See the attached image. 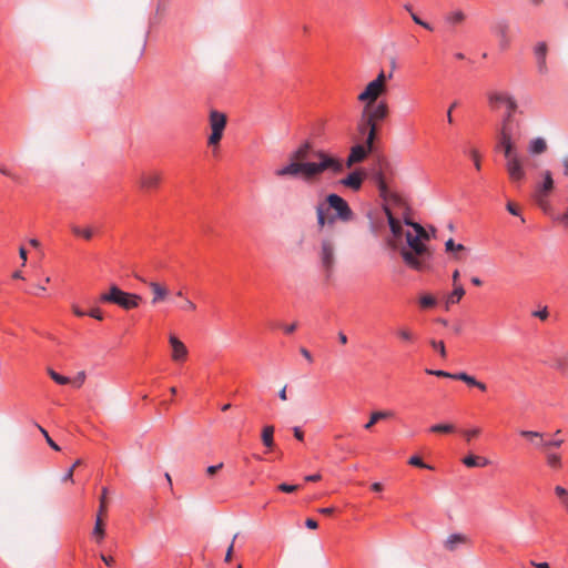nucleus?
I'll return each mask as SVG.
<instances>
[{
    "instance_id": "obj_29",
    "label": "nucleus",
    "mask_w": 568,
    "mask_h": 568,
    "mask_svg": "<svg viewBox=\"0 0 568 568\" xmlns=\"http://www.w3.org/2000/svg\"><path fill=\"white\" fill-rule=\"evenodd\" d=\"M464 295H465V290H464L463 285L454 286L453 292L450 293V295L447 298V304L458 303L463 298Z\"/></svg>"
},
{
    "instance_id": "obj_56",
    "label": "nucleus",
    "mask_w": 568,
    "mask_h": 568,
    "mask_svg": "<svg viewBox=\"0 0 568 568\" xmlns=\"http://www.w3.org/2000/svg\"><path fill=\"white\" fill-rule=\"evenodd\" d=\"M236 537H237V534L234 535L233 540H232V542H231V545H230V547H229V549L226 551V555H225V561L226 562L231 561V559H232L233 548H234V540L236 539Z\"/></svg>"
},
{
    "instance_id": "obj_32",
    "label": "nucleus",
    "mask_w": 568,
    "mask_h": 568,
    "mask_svg": "<svg viewBox=\"0 0 568 568\" xmlns=\"http://www.w3.org/2000/svg\"><path fill=\"white\" fill-rule=\"evenodd\" d=\"M514 133H515V122L500 123V129H499L500 136L514 138Z\"/></svg>"
},
{
    "instance_id": "obj_48",
    "label": "nucleus",
    "mask_w": 568,
    "mask_h": 568,
    "mask_svg": "<svg viewBox=\"0 0 568 568\" xmlns=\"http://www.w3.org/2000/svg\"><path fill=\"white\" fill-rule=\"evenodd\" d=\"M39 429L43 434V436L45 437V440L49 444V446L51 448H53L54 450H60V447L52 440V438L49 436L48 432L44 428H42V427H39Z\"/></svg>"
},
{
    "instance_id": "obj_14",
    "label": "nucleus",
    "mask_w": 568,
    "mask_h": 568,
    "mask_svg": "<svg viewBox=\"0 0 568 568\" xmlns=\"http://www.w3.org/2000/svg\"><path fill=\"white\" fill-rule=\"evenodd\" d=\"M519 434H520V436H523L527 439H534V438L539 439V442L537 443V448H542L545 450H547V448H549V447H560L564 443L562 439L545 442L544 435L539 432L520 430Z\"/></svg>"
},
{
    "instance_id": "obj_27",
    "label": "nucleus",
    "mask_w": 568,
    "mask_h": 568,
    "mask_svg": "<svg viewBox=\"0 0 568 568\" xmlns=\"http://www.w3.org/2000/svg\"><path fill=\"white\" fill-rule=\"evenodd\" d=\"M429 432L436 433V434H452V433L456 432V426L450 423L436 424L429 428Z\"/></svg>"
},
{
    "instance_id": "obj_7",
    "label": "nucleus",
    "mask_w": 568,
    "mask_h": 568,
    "mask_svg": "<svg viewBox=\"0 0 568 568\" xmlns=\"http://www.w3.org/2000/svg\"><path fill=\"white\" fill-rule=\"evenodd\" d=\"M392 78V73L386 77L384 71H381L376 79L371 81L357 97L358 101L364 103V106H372L376 100L383 95L386 90L387 79Z\"/></svg>"
},
{
    "instance_id": "obj_15",
    "label": "nucleus",
    "mask_w": 568,
    "mask_h": 568,
    "mask_svg": "<svg viewBox=\"0 0 568 568\" xmlns=\"http://www.w3.org/2000/svg\"><path fill=\"white\" fill-rule=\"evenodd\" d=\"M146 284L150 287L153 295L151 300L152 305L162 303L166 301L168 297L170 296V290L165 284L159 282H148Z\"/></svg>"
},
{
    "instance_id": "obj_36",
    "label": "nucleus",
    "mask_w": 568,
    "mask_h": 568,
    "mask_svg": "<svg viewBox=\"0 0 568 568\" xmlns=\"http://www.w3.org/2000/svg\"><path fill=\"white\" fill-rule=\"evenodd\" d=\"M48 374L50 375V377L58 384L60 385H65V384H69L71 383L70 378L65 377V376H62L60 374H58L57 372H54L53 369L51 368H48Z\"/></svg>"
},
{
    "instance_id": "obj_57",
    "label": "nucleus",
    "mask_w": 568,
    "mask_h": 568,
    "mask_svg": "<svg viewBox=\"0 0 568 568\" xmlns=\"http://www.w3.org/2000/svg\"><path fill=\"white\" fill-rule=\"evenodd\" d=\"M506 207L511 215L519 216V210L514 203L508 202Z\"/></svg>"
},
{
    "instance_id": "obj_53",
    "label": "nucleus",
    "mask_w": 568,
    "mask_h": 568,
    "mask_svg": "<svg viewBox=\"0 0 568 568\" xmlns=\"http://www.w3.org/2000/svg\"><path fill=\"white\" fill-rule=\"evenodd\" d=\"M0 173H1V174H3V175H6V176L11 178L12 180H14V181H17V182L20 180L18 175L13 174V173H12L11 171H9L4 165H0Z\"/></svg>"
},
{
    "instance_id": "obj_31",
    "label": "nucleus",
    "mask_w": 568,
    "mask_h": 568,
    "mask_svg": "<svg viewBox=\"0 0 568 568\" xmlns=\"http://www.w3.org/2000/svg\"><path fill=\"white\" fill-rule=\"evenodd\" d=\"M546 460L551 468L558 469L561 467V458L557 454L546 452Z\"/></svg>"
},
{
    "instance_id": "obj_5",
    "label": "nucleus",
    "mask_w": 568,
    "mask_h": 568,
    "mask_svg": "<svg viewBox=\"0 0 568 568\" xmlns=\"http://www.w3.org/2000/svg\"><path fill=\"white\" fill-rule=\"evenodd\" d=\"M318 257L326 277H329L337 262V242L336 235L333 232H327L323 235L320 243Z\"/></svg>"
},
{
    "instance_id": "obj_26",
    "label": "nucleus",
    "mask_w": 568,
    "mask_h": 568,
    "mask_svg": "<svg viewBox=\"0 0 568 568\" xmlns=\"http://www.w3.org/2000/svg\"><path fill=\"white\" fill-rule=\"evenodd\" d=\"M103 517L104 516L97 515L95 525H94V528H93V531H92L93 537L98 541H101L104 538V535H105Z\"/></svg>"
},
{
    "instance_id": "obj_18",
    "label": "nucleus",
    "mask_w": 568,
    "mask_h": 568,
    "mask_svg": "<svg viewBox=\"0 0 568 568\" xmlns=\"http://www.w3.org/2000/svg\"><path fill=\"white\" fill-rule=\"evenodd\" d=\"M364 174L359 171L352 172L346 178L342 179L339 183L353 191H358L363 184Z\"/></svg>"
},
{
    "instance_id": "obj_23",
    "label": "nucleus",
    "mask_w": 568,
    "mask_h": 568,
    "mask_svg": "<svg viewBox=\"0 0 568 568\" xmlns=\"http://www.w3.org/2000/svg\"><path fill=\"white\" fill-rule=\"evenodd\" d=\"M547 142L544 138H535L528 144V152L532 155H539L547 151Z\"/></svg>"
},
{
    "instance_id": "obj_46",
    "label": "nucleus",
    "mask_w": 568,
    "mask_h": 568,
    "mask_svg": "<svg viewBox=\"0 0 568 568\" xmlns=\"http://www.w3.org/2000/svg\"><path fill=\"white\" fill-rule=\"evenodd\" d=\"M82 464L81 459H78L74 462V464L71 466V468L67 471V474L63 476V480H70L73 481V473L74 469Z\"/></svg>"
},
{
    "instance_id": "obj_45",
    "label": "nucleus",
    "mask_w": 568,
    "mask_h": 568,
    "mask_svg": "<svg viewBox=\"0 0 568 568\" xmlns=\"http://www.w3.org/2000/svg\"><path fill=\"white\" fill-rule=\"evenodd\" d=\"M445 248H446V251H455V250L463 251V250H465V246L463 244H455L454 240L449 239L445 243Z\"/></svg>"
},
{
    "instance_id": "obj_21",
    "label": "nucleus",
    "mask_w": 568,
    "mask_h": 568,
    "mask_svg": "<svg viewBox=\"0 0 568 568\" xmlns=\"http://www.w3.org/2000/svg\"><path fill=\"white\" fill-rule=\"evenodd\" d=\"M453 379L462 381L469 386L479 388L481 392H485L487 389L485 383L477 381L474 376L464 372L454 374Z\"/></svg>"
},
{
    "instance_id": "obj_60",
    "label": "nucleus",
    "mask_w": 568,
    "mask_h": 568,
    "mask_svg": "<svg viewBox=\"0 0 568 568\" xmlns=\"http://www.w3.org/2000/svg\"><path fill=\"white\" fill-rule=\"evenodd\" d=\"M358 131L361 133H365L367 131V134L369 133V125L363 124V112L361 113V119L358 122Z\"/></svg>"
},
{
    "instance_id": "obj_62",
    "label": "nucleus",
    "mask_w": 568,
    "mask_h": 568,
    "mask_svg": "<svg viewBox=\"0 0 568 568\" xmlns=\"http://www.w3.org/2000/svg\"><path fill=\"white\" fill-rule=\"evenodd\" d=\"M305 525L310 529H316L318 527L317 521L312 518H307Z\"/></svg>"
},
{
    "instance_id": "obj_2",
    "label": "nucleus",
    "mask_w": 568,
    "mask_h": 568,
    "mask_svg": "<svg viewBox=\"0 0 568 568\" xmlns=\"http://www.w3.org/2000/svg\"><path fill=\"white\" fill-rule=\"evenodd\" d=\"M413 227V231L405 233L406 246L400 247L399 253L407 266L416 271H423L426 261L432 256V252L426 245L430 235L418 223L406 222Z\"/></svg>"
},
{
    "instance_id": "obj_52",
    "label": "nucleus",
    "mask_w": 568,
    "mask_h": 568,
    "mask_svg": "<svg viewBox=\"0 0 568 568\" xmlns=\"http://www.w3.org/2000/svg\"><path fill=\"white\" fill-rule=\"evenodd\" d=\"M377 184H378V189H379V191H381V194H382L383 196H385V195H386V192H387V185H386V182H385V180H384V178H383V176H378V179H377Z\"/></svg>"
},
{
    "instance_id": "obj_24",
    "label": "nucleus",
    "mask_w": 568,
    "mask_h": 568,
    "mask_svg": "<svg viewBox=\"0 0 568 568\" xmlns=\"http://www.w3.org/2000/svg\"><path fill=\"white\" fill-rule=\"evenodd\" d=\"M385 213L387 215L388 224L390 227V231L395 237H399L402 235V226L398 220H396L390 210L388 207H385Z\"/></svg>"
},
{
    "instance_id": "obj_4",
    "label": "nucleus",
    "mask_w": 568,
    "mask_h": 568,
    "mask_svg": "<svg viewBox=\"0 0 568 568\" xmlns=\"http://www.w3.org/2000/svg\"><path fill=\"white\" fill-rule=\"evenodd\" d=\"M499 145L506 160L505 169L511 182L518 183L526 178L524 160L519 154L514 138L500 136Z\"/></svg>"
},
{
    "instance_id": "obj_59",
    "label": "nucleus",
    "mask_w": 568,
    "mask_h": 568,
    "mask_svg": "<svg viewBox=\"0 0 568 568\" xmlns=\"http://www.w3.org/2000/svg\"><path fill=\"white\" fill-rule=\"evenodd\" d=\"M300 353L302 354V356L308 362V363H313V356L312 354L308 352V349H306L305 347H301L300 348Z\"/></svg>"
},
{
    "instance_id": "obj_8",
    "label": "nucleus",
    "mask_w": 568,
    "mask_h": 568,
    "mask_svg": "<svg viewBox=\"0 0 568 568\" xmlns=\"http://www.w3.org/2000/svg\"><path fill=\"white\" fill-rule=\"evenodd\" d=\"M388 115V105L386 102H379L376 105L364 106L363 124L369 125L368 142H374L377 132L376 121L384 120Z\"/></svg>"
},
{
    "instance_id": "obj_49",
    "label": "nucleus",
    "mask_w": 568,
    "mask_h": 568,
    "mask_svg": "<svg viewBox=\"0 0 568 568\" xmlns=\"http://www.w3.org/2000/svg\"><path fill=\"white\" fill-rule=\"evenodd\" d=\"M278 490L283 491V493H294L298 489V486L297 485H288V484H281L278 485Z\"/></svg>"
},
{
    "instance_id": "obj_17",
    "label": "nucleus",
    "mask_w": 568,
    "mask_h": 568,
    "mask_svg": "<svg viewBox=\"0 0 568 568\" xmlns=\"http://www.w3.org/2000/svg\"><path fill=\"white\" fill-rule=\"evenodd\" d=\"M162 180V174L156 171L144 172L140 176V185L142 189L151 190L158 187Z\"/></svg>"
},
{
    "instance_id": "obj_61",
    "label": "nucleus",
    "mask_w": 568,
    "mask_h": 568,
    "mask_svg": "<svg viewBox=\"0 0 568 568\" xmlns=\"http://www.w3.org/2000/svg\"><path fill=\"white\" fill-rule=\"evenodd\" d=\"M457 104H458L457 101L453 102L447 111V121L450 124L454 122L452 114H453V110L457 106Z\"/></svg>"
},
{
    "instance_id": "obj_1",
    "label": "nucleus",
    "mask_w": 568,
    "mask_h": 568,
    "mask_svg": "<svg viewBox=\"0 0 568 568\" xmlns=\"http://www.w3.org/2000/svg\"><path fill=\"white\" fill-rule=\"evenodd\" d=\"M290 162L277 169V178H301L311 182L320 178L324 172L333 174L344 172V163L341 159L322 149H314L310 141H304L290 156Z\"/></svg>"
},
{
    "instance_id": "obj_9",
    "label": "nucleus",
    "mask_w": 568,
    "mask_h": 568,
    "mask_svg": "<svg viewBox=\"0 0 568 568\" xmlns=\"http://www.w3.org/2000/svg\"><path fill=\"white\" fill-rule=\"evenodd\" d=\"M491 33L496 37L500 51H507L513 42L510 22L505 18H498L490 26Z\"/></svg>"
},
{
    "instance_id": "obj_19",
    "label": "nucleus",
    "mask_w": 568,
    "mask_h": 568,
    "mask_svg": "<svg viewBox=\"0 0 568 568\" xmlns=\"http://www.w3.org/2000/svg\"><path fill=\"white\" fill-rule=\"evenodd\" d=\"M535 54L537 57V68L539 73L546 74L548 72L546 55H547V44L545 42H540L535 48Z\"/></svg>"
},
{
    "instance_id": "obj_54",
    "label": "nucleus",
    "mask_w": 568,
    "mask_h": 568,
    "mask_svg": "<svg viewBox=\"0 0 568 568\" xmlns=\"http://www.w3.org/2000/svg\"><path fill=\"white\" fill-rule=\"evenodd\" d=\"M532 315H534V316H536V317H538V318H540L541 321H545V320H547V318H548V315H549V313H548V308H547V307H544V308H542V310H540V311H536V312H534V313H532Z\"/></svg>"
},
{
    "instance_id": "obj_63",
    "label": "nucleus",
    "mask_w": 568,
    "mask_h": 568,
    "mask_svg": "<svg viewBox=\"0 0 568 568\" xmlns=\"http://www.w3.org/2000/svg\"><path fill=\"white\" fill-rule=\"evenodd\" d=\"M293 432H294V436H295L296 439L303 440L304 433L302 432V429L300 427H294Z\"/></svg>"
},
{
    "instance_id": "obj_43",
    "label": "nucleus",
    "mask_w": 568,
    "mask_h": 568,
    "mask_svg": "<svg viewBox=\"0 0 568 568\" xmlns=\"http://www.w3.org/2000/svg\"><path fill=\"white\" fill-rule=\"evenodd\" d=\"M556 496L560 499V503L562 504L566 498H568V490L564 488L562 486H556L554 488Z\"/></svg>"
},
{
    "instance_id": "obj_6",
    "label": "nucleus",
    "mask_w": 568,
    "mask_h": 568,
    "mask_svg": "<svg viewBox=\"0 0 568 568\" xmlns=\"http://www.w3.org/2000/svg\"><path fill=\"white\" fill-rule=\"evenodd\" d=\"M100 301L116 304L123 310H132L140 305L142 297L138 294L124 292L116 285H112L108 293L100 296Z\"/></svg>"
},
{
    "instance_id": "obj_58",
    "label": "nucleus",
    "mask_w": 568,
    "mask_h": 568,
    "mask_svg": "<svg viewBox=\"0 0 568 568\" xmlns=\"http://www.w3.org/2000/svg\"><path fill=\"white\" fill-rule=\"evenodd\" d=\"M89 316L93 317V318H97L99 321H101L103 318L102 316V312L100 308H92L89 313H88Z\"/></svg>"
},
{
    "instance_id": "obj_50",
    "label": "nucleus",
    "mask_w": 568,
    "mask_h": 568,
    "mask_svg": "<svg viewBox=\"0 0 568 568\" xmlns=\"http://www.w3.org/2000/svg\"><path fill=\"white\" fill-rule=\"evenodd\" d=\"M183 311L194 312L196 310V305L189 298H184V302L181 307Z\"/></svg>"
},
{
    "instance_id": "obj_51",
    "label": "nucleus",
    "mask_w": 568,
    "mask_h": 568,
    "mask_svg": "<svg viewBox=\"0 0 568 568\" xmlns=\"http://www.w3.org/2000/svg\"><path fill=\"white\" fill-rule=\"evenodd\" d=\"M85 381V373L84 372H79L77 374V376L74 377V379L72 381V383L77 386V387H81L82 384L84 383Z\"/></svg>"
},
{
    "instance_id": "obj_3",
    "label": "nucleus",
    "mask_w": 568,
    "mask_h": 568,
    "mask_svg": "<svg viewBox=\"0 0 568 568\" xmlns=\"http://www.w3.org/2000/svg\"><path fill=\"white\" fill-rule=\"evenodd\" d=\"M315 211L320 230L332 229L337 220L345 223L354 220V212L348 203L335 193L328 194L325 203H318Z\"/></svg>"
},
{
    "instance_id": "obj_25",
    "label": "nucleus",
    "mask_w": 568,
    "mask_h": 568,
    "mask_svg": "<svg viewBox=\"0 0 568 568\" xmlns=\"http://www.w3.org/2000/svg\"><path fill=\"white\" fill-rule=\"evenodd\" d=\"M273 435H274V426L267 425L263 428L262 436H261L262 442H263L264 446L268 449H273V447H274Z\"/></svg>"
},
{
    "instance_id": "obj_22",
    "label": "nucleus",
    "mask_w": 568,
    "mask_h": 568,
    "mask_svg": "<svg viewBox=\"0 0 568 568\" xmlns=\"http://www.w3.org/2000/svg\"><path fill=\"white\" fill-rule=\"evenodd\" d=\"M394 415L395 414L392 410H377V412H373L371 414L369 420L364 425V428L366 430H371L373 428V426L377 422L383 420V419L392 418V417H394Z\"/></svg>"
},
{
    "instance_id": "obj_35",
    "label": "nucleus",
    "mask_w": 568,
    "mask_h": 568,
    "mask_svg": "<svg viewBox=\"0 0 568 568\" xmlns=\"http://www.w3.org/2000/svg\"><path fill=\"white\" fill-rule=\"evenodd\" d=\"M106 495H108V488H102L101 496H100V505L98 509V514L100 516L106 515Z\"/></svg>"
},
{
    "instance_id": "obj_39",
    "label": "nucleus",
    "mask_w": 568,
    "mask_h": 568,
    "mask_svg": "<svg viewBox=\"0 0 568 568\" xmlns=\"http://www.w3.org/2000/svg\"><path fill=\"white\" fill-rule=\"evenodd\" d=\"M479 459V456L468 455L463 459V464L466 467H478L480 465Z\"/></svg>"
},
{
    "instance_id": "obj_20",
    "label": "nucleus",
    "mask_w": 568,
    "mask_h": 568,
    "mask_svg": "<svg viewBox=\"0 0 568 568\" xmlns=\"http://www.w3.org/2000/svg\"><path fill=\"white\" fill-rule=\"evenodd\" d=\"M468 542L467 536L463 534H452L444 541V547L448 551H455L460 545Z\"/></svg>"
},
{
    "instance_id": "obj_16",
    "label": "nucleus",
    "mask_w": 568,
    "mask_h": 568,
    "mask_svg": "<svg viewBox=\"0 0 568 568\" xmlns=\"http://www.w3.org/2000/svg\"><path fill=\"white\" fill-rule=\"evenodd\" d=\"M169 342L172 347V359L174 362H184L187 357L186 346L174 335L170 336Z\"/></svg>"
},
{
    "instance_id": "obj_42",
    "label": "nucleus",
    "mask_w": 568,
    "mask_h": 568,
    "mask_svg": "<svg viewBox=\"0 0 568 568\" xmlns=\"http://www.w3.org/2000/svg\"><path fill=\"white\" fill-rule=\"evenodd\" d=\"M425 372L429 375H434L437 377H445V378L453 379V376H454V374L445 372V371H440V369H426Z\"/></svg>"
},
{
    "instance_id": "obj_11",
    "label": "nucleus",
    "mask_w": 568,
    "mask_h": 568,
    "mask_svg": "<svg viewBox=\"0 0 568 568\" xmlns=\"http://www.w3.org/2000/svg\"><path fill=\"white\" fill-rule=\"evenodd\" d=\"M488 105L491 110L496 111L500 105L514 109L516 106V99L506 91L490 90L487 92Z\"/></svg>"
},
{
    "instance_id": "obj_38",
    "label": "nucleus",
    "mask_w": 568,
    "mask_h": 568,
    "mask_svg": "<svg viewBox=\"0 0 568 568\" xmlns=\"http://www.w3.org/2000/svg\"><path fill=\"white\" fill-rule=\"evenodd\" d=\"M430 345L432 347L437 351L439 353V355L443 357V358H446L447 356V353H446V348H445V344L444 342L442 341H435V339H432L430 341Z\"/></svg>"
},
{
    "instance_id": "obj_55",
    "label": "nucleus",
    "mask_w": 568,
    "mask_h": 568,
    "mask_svg": "<svg viewBox=\"0 0 568 568\" xmlns=\"http://www.w3.org/2000/svg\"><path fill=\"white\" fill-rule=\"evenodd\" d=\"M222 467H223V463H220V464L213 465V466H209L206 468V474L209 476H214Z\"/></svg>"
},
{
    "instance_id": "obj_37",
    "label": "nucleus",
    "mask_w": 568,
    "mask_h": 568,
    "mask_svg": "<svg viewBox=\"0 0 568 568\" xmlns=\"http://www.w3.org/2000/svg\"><path fill=\"white\" fill-rule=\"evenodd\" d=\"M518 109V103L516 102V106L514 109H510L509 106H506V112L503 116V120H501V123H510V122H515L514 120V115H515V112L517 111Z\"/></svg>"
},
{
    "instance_id": "obj_41",
    "label": "nucleus",
    "mask_w": 568,
    "mask_h": 568,
    "mask_svg": "<svg viewBox=\"0 0 568 568\" xmlns=\"http://www.w3.org/2000/svg\"><path fill=\"white\" fill-rule=\"evenodd\" d=\"M480 434V428L478 427H475V428H471V429H466V430H463V435L466 439V442H470L473 438L479 436Z\"/></svg>"
},
{
    "instance_id": "obj_13",
    "label": "nucleus",
    "mask_w": 568,
    "mask_h": 568,
    "mask_svg": "<svg viewBox=\"0 0 568 568\" xmlns=\"http://www.w3.org/2000/svg\"><path fill=\"white\" fill-rule=\"evenodd\" d=\"M374 142H368V136L364 144H356L351 149V152L346 160V168H352L354 164L359 163L366 159L372 152Z\"/></svg>"
},
{
    "instance_id": "obj_28",
    "label": "nucleus",
    "mask_w": 568,
    "mask_h": 568,
    "mask_svg": "<svg viewBox=\"0 0 568 568\" xmlns=\"http://www.w3.org/2000/svg\"><path fill=\"white\" fill-rule=\"evenodd\" d=\"M466 14L462 10H455L446 16V21L450 24H460L465 21Z\"/></svg>"
},
{
    "instance_id": "obj_34",
    "label": "nucleus",
    "mask_w": 568,
    "mask_h": 568,
    "mask_svg": "<svg viewBox=\"0 0 568 568\" xmlns=\"http://www.w3.org/2000/svg\"><path fill=\"white\" fill-rule=\"evenodd\" d=\"M71 230L73 234L83 236L85 240H91L93 236V231L90 227L81 229L80 226L73 225Z\"/></svg>"
},
{
    "instance_id": "obj_44",
    "label": "nucleus",
    "mask_w": 568,
    "mask_h": 568,
    "mask_svg": "<svg viewBox=\"0 0 568 568\" xmlns=\"http://www.w3.org/2000/svg\"><path fill=\"white\" fill-rule=\"evenodd\" d=\"M468 153H469L470 158L474 161V165H475L476 170L479 171L480 168H481L480 166V155H479V152L476 149H470Z\"/></svg>"
},
{
    "instance_id": "obj_12",
    "label": "nucleus",
    "mask_w": 568,
    "mask_h": 568,
    "mask_svg": "<svg viewBox=\"0 0 568 568\" xmlns=\"http://www.w3.org/2000/svg\"><path fill=\"white\" fill-rule=\"evenodd\" d=\"M541 176L542 182L536 185V191L534 195L538 205H542V203L546 202V199L554 190V179L551 172L546 170L541 173Z\"/></svg>"
},
{
    "instance_id": "obj_64",
    "label": "nucleus",
    "mask_w": 568,
    "mask_h": 568,
    "mask_svg": "<svg viewBox=\"0 0 568 568\" xmlns=\"http://www.w3.org/2000/svg\"><path fill=\"white\" fill-rule=\"evenodd\" d=\"M564 174L568 178V156L562 159Z\"/></svg>"
},
{
    "instance_id": "obj_33",
    "label": "nucleus",
    "mask_w": 568,
    "mask_h": 568,
    "mask_svg": "<svg viewBox=\"0 0 568 568\" xmlns=\"http://www.w3.org/2000/svg\"><path fill=\"white\" fill-rule=\"evenodd\" d=\"M437 301L430 294H424L419 297V305L423 308H430L436 305Z\"/></svg>"
},
{
    "instance_id": "obj_30",
    "label": "nucleus",
    "mask_w": 568,
    "mask_h": 568,
    "mask_svg": "<svg viewBox=\"0 0 568 568\" xmlns=\"http://www.w3.org/2000/svg\"><path fill=\"white\" fill-rule=\"evenodd\" d=\"M396 334L403 342L410 343L414 341V334L408 327H398Z\"/></svg>"
},
{
    "instance_id": "obj_47",
    "label": "nucleus",
    "mask_w": 568,
    "mask_h": 568,
    "mask_svg": "<svg viewBox=\"0 0 568 568\" xmlns=\"http://www.w3.org/2000/svg\"><path fill=\"white\" fill-rule=\"evenodd\" d=\"M410 17L416 24L425 28L426 30L433 31V27L428 22L423 21L416 13L412 12Z\"/></svg>"
},
{
    "instance_id": "obj_40",
    "label": "nucleus",
    "mask_w": 568,
    "mask_h": 568,
    "mask_svg": "<svg viewBox=\"0 0 568 568\" xmlns=\"http://www.w3.org/2000/svg\"><path fill=\"white\" fill-rule=\"evenodd\" d=\"M408 464L412 465V466H415V467H420V468H427V469H433L432 466L425 464L420 457L418 456H413L409 458L408 460Z\"/></svg>"
},
{
    "instance_id": "obj_10",
    "label": "nucleus",
    "mask_w": 568,
    "mask_h": 568,
    "mask_svg": "<svg viewBox=\"0 0 568 568\" xmlns=\"http://www.w3.org/2000/svg\"><path fill=\"white\" fill-rule=\"evenodd\" d=\"M209 122L211 134L207 139V144L210 146H216L219 145L223 138V132L227 123V118L223 112L212 110L209 115Z\"/></svg>"
}]
</instances>
